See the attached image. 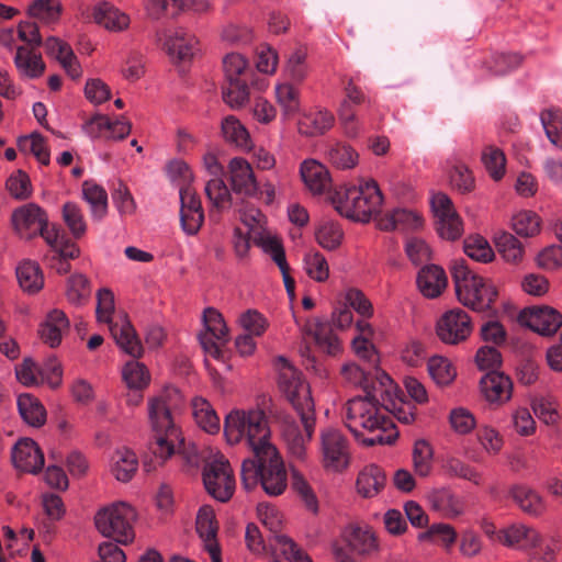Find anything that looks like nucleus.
Segmentation results:
<instances>
[{
	"instance_id": "obj_1",
	"label": "nucleus",
	"mask_w": 562,
	"mask_h": 562,
	"mask_svg": "<svg viewBox=\"0 0 562 562\" xmlns=\"http://www.w3.org/2000/svg\"><path fill=\"white\" fill-rule=\"evenodd\" d=\"M224 435L231 445L245 441L251 457L241 463V483L250 491L258 484L270 496L281 495L288 473L277 448L270 442L268 419L261 409H233L224 419Z\"/></svg>"
},
{
	"instance_id": "obj_2",
	"label": "nucleus",
	"mask_w": 562,
	"mask_h": 562,
	"mask_svg": "<svg viewBox=\"0 0 562 562\" xmlns=\"http://www.w3.org/2000/svg\"><path fill=\"white\" fill-rule=\"evenodd\" d=\"M390 375H382L378 386H371L364 395L346 402L342 416L346 427L363 445H391L397 438L395 426L385 414V400L390 394Z\"/></svg>"
},
{
	"instance_id": "obj_3",
	"label": "nucleus",
	"mask_w": 562,
	"mask_h": 562,
	"mask_svg": "<svg viewBox=\"0 0 562 562\" xmlns=\"http://www.w3.org/2000/svg\"><path fill=\"white\" fill-rule=\"evenodd\" d=\"M279 371V385L300 417L303 431L295 422H285L283 437L290 452L297 459L305 456L306 443L311 441L315 431V405L311 395L310 385L302 379L301 373L284 356L276 361Z\"/></svg>"
},
{
	"instance_id": "obj_4",
	"label": "nucleus",
	"mask_w": 562,
	"mask_h": 562,
	"mask_svg": "<svg viewBox=\"0 0 562 562\" xmlns=\"http://www.w3.org/2000/svg\"><path fill=\"white\" fill-rule=\"evenodd\" d=\"M180 393L175 387L165 389L148 402V419L153 440L149 449L153 454L165 462L173 454H181L187 463H198L196 449L187 443L172 417L173 409L179 405Z\"/></svg>"
},
{
	"instance_id": "obj_5",
	"label": "nucleus",
	"mask_w": 562,
	"mask_h": 562,
	"mask_svg": "<svg viewBox=\"0 0 562 562\" xmlns=\"http://www.w3.org/2000/svg\"><path fill=\"white\" fill-rule=\"evenodd\" d=\"M450 272L460 303L476 312L491 308L497 296V289L491 280L473 273L464 259L452 260Z\"/></svg>"
},
{
	"instance_id": "obj_6",
	"label": "nucleus",
	"mask_w": 562,
	"mask_h": 562,
	"mask_svg": "<svg viewBox=\"0 0 562 562\" xmlns=\"http://www.w3.org/2000/svg\"><path fill=\"white\" fill-rule=\"evenodd\" d=\"M135 509L125 502H115L101 508L94 516L98 531L116 543L127 544L135 538Z\"/></svg>"
},
{
	"instance_id": "obj_7",
	"label": "nucleus",
	"mask_w": 562,
	"mask_h": 562,
	"mask_svg": "<svg viewBox=\"0 0 562 562\" xmlns=\"http://www.w3.org/2000/svg\"><path fill=\"white\" fill-rule=\"evenodd\" d=\"M258 515L262 525L273 533L274 562H312L289 537L280 533L282 520L274 507L260 504Z\"/></svg>"
},
{
	"instance_id": "obj_8",
	"label": "nucleus",
	"mask_w": 562,
	"mask_h": 562,
	"mask_svg": "<svg viewBox=\"0 0 562 562\" xmlns=\"http://www.w3.org/2000/svg\"><path fill=\"white\" fill-rule=\"evenodd\" d=\"M203 483L210 495L225 503L235 492V479L228 460L216 454L207 460L203 468Z\"/></svg>"
},
{
	"instance_id": "obj_9",
	"label": "nucleus",
	"mask_w": 562,
	"mask_h": 562,
	"mask_svg": "<svg viewBox=\"0 0 562 562\" xmlns=\"http://www.w3.org/2000/svg\"><path fill=\"white\" fill-rule=\"evenodd\" d=\"M202 329L198 340L203 351H221L231 340L229 328L223 314L215 307H205L201 315Z\"/></svg>"
},
{
	"instance_id": "obj_10",
	"label": "nucleus",
	"mask_w": 562,
	"mask_h": 562,
	"mask_svg": "<svg viewBox=\"0 0 562 562\" xmlns=\"http://www.w3.org/2000/svg\"><path fill=\"white\" fill-rule=\"evenodd\" d=\"M379 353H361L357 362L346 363L341 368V374L355 385L361 386L363 392L370 391L371 386H378L382 375H389L381 370L376 363Z\"/></svg>"
},
{
	"instance_id": "obj_11",
	"label": "nucleus",
	"mask_w": 562,
	"mask_h": 562,
	"mask_svg": "<svg viewBox=\"0 0 562 562\" xmlns=\"http://www.w3.org/2000/svg\"><path fill=\"white\" fill-rule=\"evenodd\" d=\"M321 451L324 467L340 471L349 463V442L337 428L328 427L321 431Z\"/></svg>"
},
{
	"instance_id": "obj_12",
	"label": "nucleus",
	"mask_w": 562,
	"mask_h": 562,
	"mask_svg": "<svg viewBox=\"0 0 562 562\" xmlns=\"http://www.w3.org/2000/svg\"><path fill=\"white\" fill-rule=\"evenodd\" d=\"M517 321L541 336H552L562 327V314L547 305L524 308Z\"/></svg>"
},
{
	"instance_id": "obj_13",
	"label": "nucleus",
	"mask_w": 562,
	"mask_h": 562,
	"mask_svg": "<svg viewBox=\"0 0 562 562\" xmlns=\"http://www.w3.org/2000/svg\"><path fill=\"white\" fill-rule=\"evenodd\" d=\"M436 331L441 341L457 345L470 336L471 319L468 313L461 308L450 310L437 321Z\"/></svg>"
},
{
	"instance_id": "obj_14",
	"label": "nucleus",
	"mask_w": 562,
	"mask_h": 562,
	"mask_svg": "<svg viewBox=\"0 0 562 562\" xmlns=\"http://www.w3.org/2000/svg\"><path fill=\"white\" fill-rule=\"evenodd\" d=\"M11 222L21 238L31 239L45 228L48 217L37 204L27 203L13 211Z\"/></svg>"
},
{
	"instance_id": "obj_15",
	"label": "nucleus",
	"mask_w": 562,
	"mask_h": 562,
	"mask_svg": "<svg viewBox=\"0 0 562 562\" xmlns=\"http://www.w3.org/2000/svg\"><path fill=\"white\" fill-rule=\"evenodd\" d=\"M179 196L181 228L187 235H195L204 222L201 200L191 186H181Z\"/></svg>"
},
{
	"instance_id": "obj_16",
	"label": "nucleus",
	"mask_w": 562,
	"mask_h": 562,
	"mask_svg": "<svg viewBox=\"0 0 562 562\" xmlns=\"http://www.w3.org/2000/svg\"><path fill=\"white\" fill-rule=\"evenodd\" d=\"M157 42L172 60L190 59L196 50V38L182 29L165 30L156 34Z\"/></svg>"
},
{
	"instance_id": "obj_17",
	"label": "nucleus",
	"mask_w": 562,
	"mask_h": 562,
	"mask_svg": "<svg viewBox=\"0 0 562 562\" xmlns=\"http://www.w3.org/2000/svg\"><path fill=\"white\" fill-rule=\"evenodd\" d=\"M229 182L236 193L252 196L258 191V182L248 160L234 157L228 162Z\"/></svg>"
},
{
	"instance_id": "obj_18",
	"label": "nucleus",
	"mask_w": 562,
	"mask_h": 562,
	"mask_svg": "<svg viewBox=\"0 0 562 562\" xmlns=\"http://www.w3.org/2000/svg\"><path fill=\"white\" fill-rule=\"evenodd\" d=\"M12 462L20 471L37 473L44 465V456L33 439L23 438L12 449Z\"/></svg>"
},
{
	"instance_id": "obj_19",
	"label": "nucleus",
	"mask_w": 562,
	"mask_h": 562,
	"mask_svg": "<svg viewBox=\"0 0 562 562\" xmlns=\"http://www.w3.org/2000/svg\"><path fill=\"white\" fill-rule=\"evenodd\" d=\"M69 326L70 323L65 312L54 308L47 313L44 321L40 324V338L47 347L57 348L64 334L68 331Z\"/></svg>"
},
{
	"instance_id": "obj_20",
	"label": "nucleus",
	"mask_w": 562,
	"mask_h": 562,
	"mask_svg": "<svg viewBox=\"0 0 562 562\" xmlns=\"http://www.w3.org/2000/svg\"><path fill=\"white\" fill-rule=\"evenodd\" d=\"M358 201V222L368 223L371 217L378 214L383 204V194L379 184L373 179L361 181Z\"/></svg>"
},
{
	"instance_id": "obj_21",
	"label": "nucleus",
	"mask_w": 562,
	"mask_h": 562,
	"mask_svg": "<svg viewBox=\"0 0 562 562\" xmlns=\"http://www.w3.org/2000/svg\"><path fill=\"white\" fill-rule=\"evenodd\" d=\"M196 531L204 542L205 550L210 553L211 562H221V552L216 542L217 526L211 507L200 508L196 516Z\"/></svg>"
},
{
	"instance_id": "obj_22",
	"label": "nucleus",
	"mask_w": 562,
	"mask_h": 562,
	"mask_svg": "<svg viewBox=\"0 0 562 562\" xmlns=\"http://www.w3.org/2000/svg\"><path fill=\"white\" fill-rule=\"evenodd\" d=\"M300 175L305 187L313 194H323L331 184L329 170L316 159H305L301 164Z\"/></svg>"
},
{
	"instance_id": "obj_23",
	"label": "nucleus",
	"mask_w": 562,
	"mask_h": 562,
	"mask_svg": "<svg viewBox=\"0 0 562 562\" xmlns=\"http://www.w3.org/2000/svg\"><path fill=\"white\" fill-rule=\"evenodd\" d=\"M513 383L499 371L486 372L480 380V390L490 403H504L512 396Z\"/></svg>"
},
{
	"instance_id": "obj_24",
	"label": "nucleus",
	"mask_w": 562,
	"mask_h": 562,
	"mask_svg": "<svg viewBox=\"0 0 562 562\" xmlns=\"http://www.w3.org/2000/svg\"><path fill=\"white\" fill-rule=\"evenodd\" d=\"M419 292L427 299H436L441 295L448 285L445 270L437 265L423 267L416 278Z\"/></svg>"
},
{
	"instance_id": "obj_25",
	"label": "nucleus",
	"mask_w": 562,
	"mask_h": 562,
	"mask_svg": "<svg viewBox=\"0 0 562 562\" xmlns=\"http://www.w3.org/2000/svg\"><path fill=\"white\" fill-rule=\"evenodd\" d=\"M44 46L46 53L59 61L70 78L78 79L82 76L81 66L70 45L52 36L45 41Z\"/></svg>"
},
{
	"instance_id": "obj_26",
	"label": "nucleus",
	"mask_w": 562,
	"mask_h": 562,
	"mask_svg": "<svg viewBox=\"0 0 562 562\" xmlns=\"http://www.w3.org/2000/svg\"><path fill=\"white\" fill-rule=\"evenodd\" d=\"M18 74L23 79H37L45 72L46 65L35 48L19 46L13 58Z\"/></svg>"
},
{
	"instance_id": "obj_27",
	"label": "nucleus",
	"mask_w": 562,
	"mask_h": 562,
	"mask_svg": "<svg viewBox=\"0 0 562 562\" xmlns=\"http://www.w3.org/2000/svg\"><path fill=\"white\" fill-rule=\"evenodd\" d=\"M423 217L414 210L395 209L378 220L381 231H415L423 226Z\"/></svg>"
},
{
	"instance_id": "obj_28",
	"label": "nucleus",
	"mask_w": 562,
	"mask_h": 562,
	"mask_svg": "<svg viewBox=\"0 0 562 562\" xmlns=\"http://www.w3.org/2000/svg\"><path fill=\"white\" fill-rule=\"evenodd\" d=\"M92 15L95 23L111 32L124 31L130 25V16L106 1L97 3Z\"/></svg>"
},
{
	"instance_id": "obj_29",
	"label": "nucleus",
	"mask_w": 562,
	"mask_h": 562,
	"mask_svg": "<svg viewBox=\"0 0 562 562\" xmlns=\"http://www.w3.org/2000/svg\"><path fill=\"white\" fill-rule=\"evenodd\" d=\"M335 123L334 114L319 109L302 114L297 122L299 132L305 136H319L329 131Z\"/></svg>"
},
{
	"instance_id": "obj_30",
	"label": "nucleus",
	"mask_w": 562,
	"mask_h": 562,
	"mask_svg": "<svg viewBox=\"0 0 562 562\" xmlns=\"http://www.w3.org/2000/svg\"><path fill=\"white\" fill-rule=\"evenodd\" d=\"M360 186H342L330 195L335 210L344 217L358 222Z\"/></svg>"
},
{
	"instance_id": "obj_31",
	"label": "nucleus",
	"mask_w": 562,
	"mask_h": 562,
	"mask_svg": "<svg viewBox=\"0 0 562 562\" xmlns=\"http://www.w3.org/2000/svg\"><path fill=\"white\" fill-rule=\"evenodd\" d=\"M385 484L386 475L375 464L364 467L358 474L356 482L357 492L364 498L375 497L384 488Z\"/></svg>"
},
{
	"instance_id": "obj_32",
	"label": "nucleus",
	"mask_w": 562,
	"mask_h": 562,
	"mask_svg": "<svg viewBox=\"0 0 562 562\" xmlns=\"http://www.w3.org/2000/svg\"><path fill=\"white\" fill-rule=\"evenodd\" d=\"M110 472L120 482H130L138 469V459L132 450L121 448L113 452L110 460Z\"/></svg>"
},
{
	"instance_id": "obj_33",
	"label": "nucleus",
	"mask_w": 562,
	"mask_h": 562,
	"mask_svg": "<svg viewBox=\"0 0 562 562\" xmlns=\"http://www.w3.org/2000/svg\"><path fill=\"white\" fill-rule=\"evenodd\" d=\"M342 540L350 550L359 557L369 555L378 548L374 533L367 528L349 526L342 535Z\"/></svg>"
},
{
	"instance_id": "obj_34",
	"label": "nucleus",
	"mask_w": 562,
	"mask_h": 562,
	"mask_svg": "<svg viewBox=\"0 0 562 562\" xmlns=\"http://www.w3.org/2000/svg\"><path fill=\"white\" fill-rule=\"evenodd\" d=\"M390 384V394L387 400L384 401L385 414L391 413L400 423L411 425L416 419L415 405L403 398L397 385L394 384L391 378Z\"/></svg>"
},
{
	"instance_id": "obj_35",
	"label": "nucleus",
	"mask_w": 562,
	"mask_h": 562,
	"mask_svg": "<svg viewBox=\"0 0 562 562\" xmlns=\"http://www.w3.org/2000/svg\"><path fill=\"white\" fill-rule=\"evenodd\" d=\"M325 159L338 170H351L359 164V153L348 143L335 142L327 146Z\"/></svg>"
},
{
	"instance_id": "obj_36",
	"label": "nucleus",
	"mask_w": 562,
	"mask_h": 562,
	"mask_svg": "<svg viewBox=\"0 0 562 562\" xmlns=\"http://www.w3.org/2000/svg\"><path fill=\"white\" fill-rule=\"evenodd\" d=\"M509 495L516 505L527 515L538 517L546 510V504L542 497L527 485H514L509 490Z\"/></svg>"
},
{
	"instance_id": "obj_37",
	"label": "nucleus",
	"mask_w": 562,
	"mask_h": 562,
	"mask_svg": "<svg viewBox=\"0 0 562 562\" xmlns=\"http://www.w3.org/2000/svg\"><path fill=\"white\" fill-rule=\"evenodd\" d=\"M109 326L112 337L123 351H136L139 349L140 341L125 314L117 315Z\"/></svg>"
},
{
	"instance_id": "obj_38",
	"label": "nucleus",
	"mask_w": 562,
	"mask_h": 562,
	"mask_svg": "<svg viewBox=\"0 0 562 562\" xmlns=\"http://www.w3.org/2000/svg\"><path fill=\"white\" fill-rule=\"evenodd\" d=\"M497 540L507 547H514L524 541L525 547L538 548L541 536L537 530L525 525H512L497 533Z\"/></svg>"
},
{
	"instance_id": "obj_39",
	"label": "nucleus",
	"mask_w": 562,
	"mask_h": 562,
	"mask_svg": "<svg viewBox=\"0 0 562 562\" xmlns=\"http://www.w3.org/2000/svg\"><path fill=\"white\" fill-rule=\"evenodd\" d=\"M61 12L63 4L60 0H31L26 7L27 16L44 25L56 24Z\"/></svg>"
},
{
	"instance_id": "obj_40",
	"label": "nucleus",
	"mask_w": 562,
	"mask_h": 562,
	"mask_svg": "<svg viewBox=\"0 0 562 562\" xmlns=\"http://www.w3.org/2000/svg\"><path fill=\"white\" fill-rule=\"evenodd\" d=\"M82 199L89 204L91 217L101 221L108 213V193L93 181L82 183Z\"/></svg>"
},
{
	"instance_id": "obj_41",
	"label": "nucleus",
	"mask_w": 562,
	"mask_h": 562,
	"mask_svg": "<svg viewBox=\"0 0 562 562\" xmlns=\"http://www.w3.org/2000/svg\"><path fill=\"white\" fill-rule=\"evenodd\" d=\"M16 404L19 413L26 424L33 427H41L45 424L46 409L32 394H20Z\"/></svg>"
},
{
	"instance_id": "obj_42",
	"label": "nucleus",
	"mask_w": 562,
	"mask_h": 562,
	"mask_svg": "<svg viewBox=\"0 0 562 562\" xmlns=\"http://www.w3.org/2000/svg\"><path fill=\"white\" fill-rule=\"evenodd\" d=\"M315 240L325 250L337 249L344 239L340 225L331 220H322L315 226Z\"/></svg>"
},
{
	"instance_id": "obj_43",
	"label": "nucleus",
	"mask_w": 562,
	"mask_h": 562,
	"mask_svg": "<svg viewBox=\"0 0 562 562\" xmlns=\"http://www.w3.org/2000/svg\"><path fill=\"white\" fill-rule=\"evenodd\" d=\"M16 279L23 291L36 293L44 285L42 270L35 261L24 260L16 267Z\"/></svg>"
},
{
	"instance_id": "obj_44",
	"label": "nucleus",
	"mask_w": 562,
	"mask_h": 562,
	"mask_svg": "<svg viewBox=\"0 0 562 562\" xmlns=\"http://www.w3.org/2000/svg\"><path fill=\"white\" fill-rule=\"evenodd\" d=\"M427 370L430 378L439 386L450 385L456 376L457 369L445 356L435 353L427 361Z\"/></svg>"
},
{
	"instance_id": "obj_45",
	"label": "nucleus",
	"mask_w": 562,
	"mask_h": 562,
	"mask_svg": "<svg viewBox=\"0 0 562 562\" xmlns=\"http://www.w3.org/2000/svg\"><path fill=\"white\" fill-rule=\"evenodd\" d=\"M192 414L196 424L209 434H216L220 430V417L212 405L203 397H195L192 401Z\"/></svg>"
},
{
	"instance_id": "obj_46",
	"label": "nucleus",
	"mask_w": 562,
	"mask_h": 562,
	"mask_svg": "<svg viewBox=\"0 0 562 562\" xmlns=\"http://www.w3.org/2000/svg\"><path fill=\"white\" fill-rule=\"evenodd\" d=\"M65 295L67 301L74 306L86 304L91 296L89 279L82 273L71 274L66 283Z\"/></svg>"
},
{
	"instance_id": "obj_47",
	"label": "nucleus",
	"mask_w": 562,
	"mask_h": 562,
	"mask_svg": "<svg viewBox=\"0 0 562 562\" xmlns=\"http://www.w3.org/2000/svg\"><path fill=\"white\" fill-rule=\"evenodd\" d=\"M222 134L226 142L244 150L251 148L252 143L248 131L235 116H227L222 121Z\"/></svg>"
},
{
	"instance_id": "obj_48",
	"label": "nucleus",
	"mask_w": 562,
	"mask_h": 562,
	"mask_svg": "<svg viewBox=\"0 0 562 562\" xmlns=\"http://www.w3.org/2000/svg\"><path fill=\"white\" fill-rule=\"evenodd\" d=\"M63 221L74 238L80 239L87 233V221L82 209L75 202H66L61 207Z\"/></svg>"
},
{
	"instance_id": "obj_49",
	"label": "nucleus",
	"mask_w": 562,
	"mask_h": 562,
	"mask_svg": "<svg viewBox=\"0 0 562 562\" xmlns=\"http://www.w3.org/2000/svg\"><path fill=\"white\" fill-rule=\"evenodd\" d=\"M307 333L319 349L337 351L341 348L338 337L326 323L318 321L310 323L307 325Z\"/></svg>"
},
{
	"instance_id": "obj_50",
	"label": "nucleus",
	"mask_w": 562,
	"mask_h": 562,
	"mask_svg": "<svg viewBox=\"0 0 562 562\" xmlns=\"http://www.w3.org/2000/svg\"><path fill=\"white\" fill-rule=\"evenodd\" d=\"M481 160L494 181L503 179L506 173V157L501 148L492 145L484 147Z\"/></svg>"
},
{
	"instance_id": "obj_51",
	"label": "nucleus",
	"mask_w": 562,
	"mask_h": 562,
	"mask_svg": "<svg viewBox=\"0 0 562 562\" xmlns=\"http://www.w3.org/2000/svg\"><path fill=\"white\" fill-rule=\"evenodd\" d=\"M274 91L283 119H291L300 110L299 91L290 83H278Z\"/></svg>"
},
{
	"instance_id": "obj_52",
	"label": "nucleus",
	"mask_w": 562,
	"mask_h": 562,
	"mask_svg": "<svg viewBox=\"0 0 562 562\" xmlns=\"http://www.w3.org/2000/svg\"><path fill=\"white\" fill-rule=\"evenodd\" d=\"M512 228L521 237H533L540 233L541 220L533 211H519L512 218Z\"/></svg>"
},
{
	"instance_id": "obj_53",
	"label": "nucleus",
	"mask_w": 562,
	"mask_h": 562,
	"mask_svg": "<svg viewBox=\"0 0 562 562\" xmlns=\"http://www.w3.org/2000/svg\"><path fill=\"white\" fill-rule=\"evenodd\" d=\"M122 378L131 390H143L150 381V374L145 364L134 359L123 367Z\"/></svg>"
},
{
	"instance_id": "obj_54",
	"label": "nucleus",
	"mask_w": 562,
	"mask_h": 562,
	"mask_svg": "<svg viewBox=\"0 0 562 562\" xmlns=\"http://www.w3.org/2000/svg\"><path fill=\"white\" fill-rule=\"evenodd\" d=\"M540 121L548 139L562 149V111L560 109H547L541 112Z\"/></svg>"
},
{
	"instance_id": "obj_55",
	"label": "nucleus",
	"mask_w": 562,
	"mask_h": 562,
	"mask_svg": "<svg viewBox=\"0 0 562 562\" xmlns=\"http://www.w3.org/2000/svg\"><path fill=\"white\" fill-rule=\"evenodd\" d=\"M303 269L305 273L316 282H325L329 278V266L319 251L305 254L303 258Z\"/></svg>"
},
{
	"instance_id": "obj_56",
	"label": "nucleus",
	"mask_w": 562,
	"mask_h": 562,
	"mask_svg": "<svg viewBox=\"0 0 562 562\" xmlns=\"http://www.w3.org/2000/svg\"><path fill=\"white\" fill-rule=\"evenodd\" d=\"M337 116L342 134L349 139H356L364 132L363 123L358 116L356 109L338 106Z\"/></svg>"
},
{
	"instance_id": "obj_57",
	"label": "nucleus",
	"mask_w": 562,
	"mask_h": 562,
	"mask_svg": "<svg viewBox=\"0 0 562 562\" xmlns=\"http://www.w3.org/2000/svg\"><path fill=\"white\" fill-rule=\"evenodd\" d=\"M495 245L507 262L516 263L522 259L524 247L513 234L506 232L498 234L495 237Z\"/></svg>"
},
{
	"instance_id": "obj_58",
	"label": "nucleus",
	"mask_w": 562,
	"mask_h": 562,
	"mask_svg": "<svg viewBox=\"0 0 562 562\" xmlns=\"http://www.w3.org/2000/svg\"><path fill=\"white\" fill-rule=\"evenodd\" d=\"M18 144L21 150L31 153L40 164L45 166L49 164V151L41 134L32 133L31 135L20 137Z\"/></svg>"
},
{
	"instance_id": "obj_59",
	"label": "nucleus",
	"mask_w": 562,
	"mask_h": 562,
	"mask_svg": "<svg viewBox=\"0 0 562 562\" xmlns=\"http://www.w3.org/2000/svg\"><path fill=\"white\" fill-rule=\"evenodd\" d=\"M340 299L360 316L370 318L373 315V306L361 290L348 288L340 294Z\"/></svg>"
},
{
	"instance_id": "obj_60",
	"label": "nucleus",
	"mask_w": 562,
	"mask_h": 562,
	"mask_svg": "<svg viewBox=\"0 0 562 562\" xmlns=\"http://www.w3.org/2000/svg\"><path fill=\"white\" fill-rule=\"evenodd\" d=\"M464 252L471 259L487 263L494 259V251L488 241L481 236H471L464 240Z\"/></svg>"
},
{
	"instance_id": "obj_61",
	"label": "nucleus",
	"mask_w": 562,
	"mask_h": 562,
	"mask_svg": "<svg viewBox=\"0 0 562 562\" xmlns=\"http://www.w3.org/2000/svg\"><path fill=\"white\" fill-rule=\"evenodd\" d=\"M434 507L448 517H457L463 512L462 502L449 490H440L432 496Z\"/></svg>"
},
{
	"instance_id": "obj_62",
	"label": "nucleus",
	"mask_w": 562,
	"mask_h": 562,
	"mask_svg": "<svg viewBox=\"0 0 562 562\" xmlns=\"http://www.w3.org/2000/svg\"><path fill=\"white\" fill-rule=\"evenodd\" d=\"M205 194L217 210H224L231 204V192L221 178L211 179L206 183Z\"/></svg>"
},
{
	"instance_id": "obj_63",
	"label": "nucleus",
	"mask_w": 562,
	"mask_h": 562,
	"mask_svg": "<svg viewBox=\"0 0 562 562\" xmlns=\"http://www.w3.org/2000/svg\"><path fill=\"white\" fill-rule=\"evenodd\" d=\"M415 472L420 476H427L432 468V448L425 440L416 441L413 451Z\"/></svg>"
},
{
	"instance_id": "obj_64",
	"label": "nucleus",
	"mask_w": 562,
	"mask_h": 562,
	"mask_svg": "<svg viewBox=\"0 0 562 562\" xmlns=\"http://www.w3.org/2000/svg\"><path fill=\"white\" fill-rule=\"evenodd\" d=\"M249 98L248 87L241 79L227 80L223 89V100L233 109L243 106Z\"/></svg>"
}]
</instances>
